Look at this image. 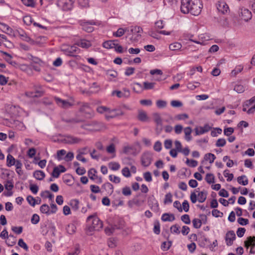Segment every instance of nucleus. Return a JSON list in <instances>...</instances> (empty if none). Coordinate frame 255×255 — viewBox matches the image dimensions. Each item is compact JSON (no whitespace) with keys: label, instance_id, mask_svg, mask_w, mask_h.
<instances>
[{"label":"nucleus","instance_id":"19","mask_svg":"<svg viewBox=\"0 0 255 255\" xmlns=\"http://www.w3.org/2000/svg\"><path fill=\"white\" fill-rule=\"evenodd\" d=\"M75 44L84 49H88L91 47L92 46V42L91 41L87 40L84 38H81L79 40H78L76 43Z\"/></svg>","mask_w":255,"mask_h":255},{"label":"nucleus","instance_id":"17","mask_svg":"<svg viewBox=\"0 0 255 255\" xmlns=\"http://www.w3.org/2000/svg\"><path fill=\"white\" fill-rule=\"evenodd\" d=\"M211 127L208 124H205L203 127H197L195 128V135H199L208 132L211 129Z\"/></svg>","mask_w":255,"mask_h":255},{"label":"nucleus","instance_id":"39","mask_svg":"<svg viewBox=\"0 0 255 255\" xmlns=\"http://www.w3.org/2000/svg\"><path fill=\"white\" fill-rule=\"evenodd\" d=\"M155 85V83L154 82L145 81L143 83V88L144 90H151L154 88Z\"/></svg>","mask_w":255,"mask_h":255},{"label":"nucleus","instance_id":"52","mask_svg":"<svg viewBox=\"0 0 255 255\" xmlns=\"http://www.w3.org/2000/svg\"><path fill=\"white\" fill-rule=\"evenodd\" d=\"M245 87L241 84H238L235 86L234 90L238 93H242L245 91Z\"/></svg>","mask_w":255,"mask_h":255},{"label":"nucleus","instance_id":"23","mask_svg":"<svg viewBox=\"0 0 255 255\" xmlns=\"http://www.w3.org/2000/svg\"><path fill=\"white\" fill-rule=\"evenodd\" d=\"M102 189L103 191H105L107 194L112 195L114 192V186L110 182H106L103 184L102 186Z\"/></svg>","mask_w":255,"mask_h":255},{"label":"nucleus","instance_id":"33","mask_svg":"<svg viewBox=\"0 0 255 255\" xmlns=\"http://www.w3.org/2000/svg\"><path fill=\"white\" fill-rule=\"evenodd\" d=\"M182 44L178 42H175L170 44L169 46V49L172 51H178L181 49Z\"/></svg>","mask_w":255,"mask_h":255},{"label":"nucleus","instance_id":"8","mask_svg":"<svg viewBox=\"0 0 255 255\" xmlns=\"http://www.w3.org/2000/svg\"><path fill=\"white\" fill-rule=\"evenodd\" d=\"M239 13L240 16L246 21L250 20L252 17V12L248 8L243 7L240 8Z\"/></svg>","mask_w":255,"mask_h":255},{"label":"nucleus","instance_id":"12","mask_svg":"<svg viewBox=\"0 0 255 255\" xmlns=\"http://www.w3.org/2000/svg\"><path fill=\"white\" fill-rule=\"evenodd\" d=\"M66 55L69 56H76L77 54L80 52V49L75 44L74 45L68 47L66 49L64 50Z\"/></svg>","mask_w":255,"mask_h":255},{"label":"nucleus","instance_id":"15","mask_svg":"<svg viewBox=\"0 0 255 255\" xmlns=\"http://www.w3.org/2000/svg\"><path fill=\"white\" fill-rule=\"evenodd\" d=\"M54 99L57 105L63 108H68L74 105L73 103L70 102L68 101L62 100L57 97H55Z\"/></svg>","mask_w":255,"mask_h":255},{"label":"nucleus","instance_id":"55","mask_svg":"<svg viewBox=\"0 0 255 255\" xmlns=\"http://www.w3.org/2000/svg\"><path fill=\"white\" fill-rule=\"evenodd\" d=\"M125 31L126 30L124 29L120 28L116 32L113 33V35L115 37H119L123 36L125 34Z\"/></svg>","mask_w":255,"mask_h":255},{"label":"nucleus","instance_id":"61","mask_svg":"<svg viewBox=\"0 0 255 255\" xmlns=\"http://www.w3.org/2000/svg\"><path fill=\"white\" fill-rule=\"evenodd\" d=\"M226 144V141L225 138H219L216 143V146L217 147H223Z\"/></svg>","mask_w":255,"mask_h":255},{"label":"nucleus","instance_id":"11","mask_svg":"<svg viewBox=\"0 0 255 255\" xmlns=\"http://www.w3.org/2000/svg\"><path fill=\"white\" fill-rule=\"evenodd\" d=\"M236 234L233 231H229L227 232L225 237L226 244L227 246H231L236 240Z\"/></svg>","mask_w":255,"mask_h":255},{"label":"nucleus","instance_id":"4","mask_svg":"<svg viewBox=\"0 0 255 255\" xmlns=\"http://www.w3.org/2000/svg\"><path fill=\"white\" fill-rule=\"evenodd\" d=\"M198 194L196 192H192L190 194V200L192 203H195L197 201L200 203H203L207 198L208 192L204 190L201 191L196 190Z\"/></svg>","mask_w":255,"mask_h":255},{"label":"nucleus","instance_id":"50","mask_svg":"<svg viewBox=\"0 0 255 255\" xmlns=\"http://www.w3.org/2000/svg\"><path fill=\"white\" fill-rule=\"evenodd\" d=\"M186 164L191 167H195L198 165V162L196 160L193 159H189L187 158L186 161Z\"/></svg>","mask_w":255,"mask_h":255},{"label":"nucleus","instance_id":"49","mask_svg":"<svg viewBox=\"0 0 255 255\" xmlns=\"http://www.w3.org/2000/svg\"><path fill=\"white\" fill-rule=\"evenodd\" d=\"M109 178L111 182L116 184L120 183L121 182V178L116 175H110L109 176Z\"/></svg>","mask_w":255,"mask_h":255},{"label":"nucleus","instance_id":"38","mask_svg":"<svg viewBox=\"0 0 255 255\" xmlns=\"http://www.w3.org/2000/svg\"><path fill=\"white\" fill-rule=\"evenodd\" d=\"M26 200L32 207H34L36 204H39L40 203L41 200L39 199V202H36V199L31 195H28L26 198Z\"/></svg>","mask_w":255,"mask_h":255},{"label":"nucleus","instance_id":"59","mask_svg":"<svg viewBox=\"0 0 255 255\" xmlns=\"http://www.w3.org/2000/svg\"><path fill=\"white\" fill-rule=\"evenodd\" d=\"M107 151L109 153L114 154L113 157L115 156V146L113 143L111 144L109 146L107 147Z\"/></svg>","mask_w":255,"mask_h":255},{"label":"nucleus","instance_id":"51","mask_svg":"<svg viewBox=\"0 0 255 255\" xmlns=\"http://www.w3.org/2000/svg\"><path fill=\"white\" fill-rule=\"evenodd\" d=\"M179 229L180 227L177 225L172 226L170 229L171 233L174 234H179L180 233Z\"/></svg>","mask_w":255,"mask_h":255},{"label":"nucleus","instance_id":"47","mask_svg":"<svg viewBox=\"0 0 255 255\" xmlns=\"http://www.w3.org/2000/svg\"><path fill=\"white\" fill-rule=\"evenodd\" d=\"M76 228L74 224H69L67 228V232L70 234H73L76 232Z\"/></svg>","mask_w":255,"mask_h":255},{"label":"nucleus","instance_id":"40","mask_svg":"<svg viewBox=\"0 0 255 255\" xmlns=\"http://www.w3.org/2000/svg\"><path fill=\"white\" fill-rule=\"evenodd\" d=\"M151 209L154 212L158 213L159 211V207L158 202L154 199L152 201V203L150 204Z\"/></svg>","mask_w":255,"mask_h":255},{"label":"nucleus","instance_id":"53","mask_svg":"<svg viewBox=\"0 0 255 255\" xmlns=\"http://www.w3.org/2000/svg\"><path fill=\"white\" fill-rule=\"evenodd\" d=\"M172 202V195L170 193H167L165 195L164 200V203L165 204H170Z\"/></svg>","mask_w":255,"mask_h":255},{"label":"nucleus","instance_id":"54","mask_svg":"<svg viewBox=\"0 0 255 255\" xmlns=\"http://www.w3.org/2000/svg\"><path fill=\"white\" fill-rule=\"evenodd\" d=\"M222 129L219 128H214L211 132V135L212 137H216L218 134L222 133Z\"/></svg>","mask_w":255,"mask_h":255},{"label":"nucleus","instance_id":"9","mask_svg":"<svg viewBox=\"0 0 255 255\" xmlns=\"http://www.w3.org/2000/svg\"><path fill=\"white\" fill-rule=\"evenodd\" d=\"M97 171L94 168L90 169L88 172L90 179L94 180L97 184H101L103 182L102 178L98 176Z\"/></svg>","mask_w":255,"mask_h":255},{"label":"nucleus","instance_id":"18","mask_svg":"<svg viewBox=\"0 0 255 255\" xmlns=\"http://www.w3.org/2000/svg\"><path fill=\"white\" fill-rule=\"evenodd\" d=\"M95 24L96 22L92 20L90 21L82 22L81 24V25L82 26L83 30L87 32H91L94 30V27L93 25Z\"/></svg>","mask_w":255,"mask_h":255},{"label":"nucleus","instance_id":"3","mask_svg":"<svg viewBox=\"0 0 255 255\" xmlns=\"http://www.w3.org/2000/svg\"><path fill=\"white\" fill-rule=\"evenodd\" d=\"M87 222L90 231H99L103 228V222L96 214L88 217Z\"/></svg>","mask_w":255,"mask_h":255},{"label":"nucleus","instance_id":"16","mask_svg":"<svg viewBox=\"0 0 255 255\" xmlns=\"http://www.w3.org/2000/svg\"><path fill=\"white\" fill-rule=\"evenodd\" d=\"M62 140L65 143L75 144L80 142L81 141V139L76 136L67 135L63 137Z\"/></svg>","mask_w":255,"mask_h":255},{"label":"nucleus","instance_id":"25","mask_svg":"<svg viewBox=\"0 0 255 255\" xmlns=\"http://www.w3.org/2000/svg\"><path fill=\"white\" fill-rule=\"evenodd\" d=\"M245 246L248 249L250 246H251L253 249L255 246V237H249L247 238L246 241H245Z\"/></svg>","mask_w":255,"mask_h":255},{"label":"nucleus","instance_id":"21","mask_svg":"<svg viewBox=\"0 0 255 255\" xmlns=\"http://www.w3.org/2000/svg\"><path fill=\"white\" fill-rule=\"evenodd\" d=\"M216 156L211 153H208L204 155L203 160L201 161V163L204 164L205 162H209L210 164H212L215 160Z\"/></svg>","mask_w":255,"mask_h":255},{"label":"nucleus","instance_id":"43","mask_svg":"<svg viewBox=\"0 0 255 255\" xmlns=\"http://www.w3.org/2000/svg\"><path fill=\"white\" fill-rule=\"evenodd\" d=\"M133 147L130 145H125L123 147V152L125 154H133Z\"/></svg>","mask_w":255,"mask_h":255},{"label":"nucleus","instance_id":"64","mask_svg":"<svg viewBox=\"0 0 255 255\" xmlns=\"http://www.w3.org/2000/svg\"><path fill=\"white\" fill-rule=\"evenodd\" d=\"M156 104L158 108H163L166 106L167 102L165 101L159 100L156 101Z\"/></svg>","mask_w":255,"mask_h":255},{"label":"nucleus","instance_id":"24","mask_svg":"<svg viewBox=\"0 0 255 255\" xmlns=\"http://www.w3.org/2000/svg\"><path fill=\"white\" fill-rule=\"evenodd\" d=\"M84 128L91 131H97L101 130V126L98 124H92L86 125L84 126Z\"/></svg>","mask_w":255,"mask_h":255},{"label":"nucleus","instance_id":"35","mask_svg":"<svg viewBox=\"0 0 255 255\" xmlns=\"http://www.w3.org/2000/svg\"><path fill=\"white\" fill-rule=\"evenodd\" d=\"M33 176L37 180H42L44 178L45 175L43 171L41 170H37L33 173Z\"/></svg>","mask_w":255,"mask_h":255},{"label":"nucleus","instance_id":"28","mask_svg":"<svg viewBox=\"0 0 255 255\" xmlns=\"http://www.w3.org/2000/svg\"><path fill=\"white\" fill-rule=\"evenodd\" d=\"M17 160L15 159L13 156L10 154H8L6 156V165L7 167H11L16 163Z\"/></svg>","mask_w":255,"mask_h":255},{"label":"nucleus","instance_id":"37","mask_svg":"<svg viewBox=\"0 0 255 255\" xmlns=\"http://www.w3.org/2000/svg\"><path fill=\"white\" fill-rule=\"evenodd\" d=\"M243 66L239 65L237 66L231 72V76L232 77H235L237 74L240 73L243 69Z\"/></svg>","mask_w":255,"mask_h":255},{"label":"nucleus","instance_id":"14","mask_svg":"<svg viewBox=\"0 0 255 255\" xmlns=\"http://www.w3.org/2000/svg\"><path fill=\"white\" fill-rule=\"evenodd\" d=\"M112 95V96L116 95L119 98H128L129 97L130 93L129 90L127 89H124L122 91H113Z\"/></svg>","mask_w":255,"mask_h":255},{"label":"nucleus","instance_id":"27","mask_svg":"<svg viewBox=\"0 0 255 255\" xmlns=\"http://www.w3.org/2000/svg\"><path fill=\"white\" fill-rule=\"evenodd\" d=\"M80 248L79 245H75L68 252V255H78L80 253Z\"/></svg>","mask_w":255,"mask_h":255},{"label":"nucleus","instance_id":"26","mask_svg":"<svg viewBox=\"0 0 255 255\" xmlns=\"http://www.w3.org/2000/svg\"><path fill=\"white\" fill-rule=\"evenodd\" d=\"M175 219V216L173 214L164 213L161 216V220L163 222H172Z\"/></svg>","mask_w":255,"mask_h":255},{"label":"nucleus","instance_id":"10","mask_svg":"<svg viewBox=\"0 0 255 255\" xmlns=\"http://www.w3.org/2000/svg\"><path fill=\"white\" fill-rule=\"evenodd\" d=\"M217 8L222 14H227L229 12V7L228 4L223 0H219L216 4Z\"/></svg>","mask_w":255,"mask_h":255},{"label":"nucleus","instance_id":"32","mask_svg":"<svg viewBox=\"0 0 255 255\" xmlns=\"http://www.w3.org/2000/svg\"><path fill=\"white\" fill-rule=\"evenodd\" d=\"M184 132L185 133V139L187 141H190L192 139V136L191 135L192 132V129L190 127H186L184 129Z\"/></svg>","mask_w":255,"mask_h":255},{"label":"nucleus","instance_id":"22","mask_svg":"<svg viewBox=\"0 0 255 255\" xmlns=\"http://www.w3.org/2000/svg\"><path fill=\"white\" fill-rule=\"evenodd\" d=\"M137 118L139 121L142 122H148L149 121V118L146 112L141 110H138Z\"/></svg>","mask_w":255,"mask_h":255},{"label":"nucleus","instance_id":"63","mask_svg":"<svg viewBox=\"0 0 255 255\" xmlns=\"http://www.w3.org/2000/svg\"><path fill=\"white\" fill-rule=\"evenodd\" d=\"M181 220L186 224H190L191 223L189 216L187 214L182 215L181 217Z\"/></svg>","mask_w":255,"mask_h":255},{"label":"nucleus","instance_id":"5","mask_svg":"<svg viewBox=\"0 0 255 255\" xmlns=\"http://www.w3.org/2000/svg\"><path fill=\"white\" fill-rule=\"evenodd\" d=\"M243 111L246 112L248 114H253L255 112V96L244 103Z\"/></svg>","mask_w":255,"mask_h":255},{"label":"nucleus","instance_id":"7","mask_svg":"<svg viewBox=\"0 0 255 255\" xmlns=\"http://www.w3.org/2000/svg\"><path fill=\"white\" fill-rule=\"evenodd\" d=\"M152 160V154L149 152H145L142 154L141 157V162L144 167L149 166Z\"/></svg>","mask_w":255,"mask_h":255},{"label":"nucleus","instance_id":"31","mask_svg":"<svg viewBox=\"0 0 255 255\" xmlns=\"http://www.w3.org/2000/svg\"><path fill=\"white\" fill-rule=\"evenodd\" d=\"M21 1L23 4L27 7L34 8L36 5L35 0H21Z\"/></svg>","mask_w":255,"mask_h":255},{"label":"nucleus","instance_id":"42","mask_svg":"<svg viewBox=\"0 0 255 255\" xmlns=\"http://www.w3.org/2000/svg\"><path fill=\"white\" fill-rule=\"evenodd\" d=\"M110 169L113 171L118 170L120 168V164L117 162H111L109 163Z\"/></svg>","mask_w":255,"mask_h":255},{"label":"nucleus","instance_id":"48","mask_svg":"<svg viewBox=\"0 0 255 255\" xmlns=\"http://www.w3.org/2000/svg\"><path fill=\"white\" fill-rule=\"evenodd\" d=\"M193 226L195 229H199L202 226V222L200 219L195 218L192 220Z\"/></svg>","mask_w":255,"mask_h":255},{"label":"nucleus","instance_id":"41","mask_svg":"<svg viewBox=\"0 0 255 255\" xmlns=\"http://www.w3.org/2000/svg\"><path fill=\"white\" fill-rule=\"evenodd\" d=\"M70 205L72 209L77 211L79 208V201L77 199H73L70 201Z\"/></svg>","mask_w":255,"mask_h":255},{"label":"nucleus","instance_id":"29","mask_svg":"<svg viewBox=\"0 0 255 255\" xmlns=\"http://www.w3.org/2000/svg\"><path fill=\"white\" fill-rule=\"evenodd\" d=\"M117 42V40H108L103 42L102 45L106 49H112L114 48V47H115V43Z\"/></svg>","mask_w":255,"mask_h":255},{"label":"nucleus","instance_id":"62","mask_svg":"<svg viewBox=\"0 0 255 255\" xmlns=\"http://www.w3.org/2000/svg\"><path fill=\"white\" fill-rule=\"evenodd\" d=\"M78 4L82 7L89 6V0H78Z\"/></svg>","mask_w":255,"mask_h":255},{"label":"nucleus","instance_id":"20","mask_svg":"<svg viewBox=\"0 0 255 255\" xmlns=\"http://www.w3.org/2000/svg\"><path fill=\"white\" fill-rule=\"evenodd\" d=\"M0 27L1 30L6 34L12 36H15L14 31L6 24L0 23Z\"/></svg>","mask_w":255,"mask_h":255},{"label":"nucleus","instance_id":"1","mask_svg":"<svg viewBox=\"0 0 255 255\" xmlns=\"http://www.w3.org/2000/svg\"><path fill=\"white\" fill-rule=\"evenodd\" d=\"M181 11L183 13L198 15L201 12L202 4L200 0H181Z\"/></svg>","mask_w":255,"mask_h":255},{"label":"nucleus","instance_id":"57","mask_svg":"<svg viewBox=\"0 0 255 255\" xmlns=\"http://www.w3.org/2000/svg\"><path fill=\"white\" fill-rule=\"evenodd\" d=\"M224 175L225 177L227 178V180L228 181H232L234 178L233 174L230 173L228 169H226L224 171Z\"/></svg>","mask_w":255,"mask_h":255},{"label":"nucleus","instance_id":"30","mask_svg":"<svg viewBox=\"0 0 255 255\" xmlns=\"http://www.w3.org/2000/svg\"><path fill=\"white\" fill-rule=\"evenodd\" d=\"M5 243L8 246H14L16 242V238L12 235H9V236L5 239Z\"/></svg>","mask_w":255,"mask_h":255},{"label":"nucleus","instance_id":"13","mask_svg":"<svg viewBox=\"0 0 255 255\" xmlns=\"http://www.w3.org/2000/svg\"><path fill=\"white\" fill-rule=\"evenodd\" d=\"M130 30L132 34L131 38L134 41H137L141 37V34L142 32V28L135 26L131 27Z\"/></svg>","mask_w":255,"mask_h":255},{"label":"nucleus","instance_id":"6","mask_svg":"<svg viewBox=\"0 0 255 255\" xmlns=\"http://www.w3.org/2000/svg\"><path fill=\"white\" fill-rule=\"evenodd\" d=\"M74 2L75 0H57V5L62 10L68 11L73 8Z\"/></svg>","mask_w":255,"mask_h":255},{"label":"nucleus","instance_id":"2","mask_svg":"<svg viewBox=\"0 0 255 255\" xmlns=\"http://www.w3.org/2000/svg\"><path fill=\"white\" fill-rule=\"evenodd\" d=\"M97 111L102 114H104L105 118L109 120L119 116L124 115V113L117 109H110L106 106H99L97 108Z\"/></svg>","mask_w":255,"mask_h":255},{"label":"nucleus","instance_id":"46","mask_svg":"<svg viewBox=\"0 0 255 255\" xmlns=\"http://www.w3.org/2000/svg\"><path fill=\"white\" fill-rule=\"evenodd\" d=\"M154 121L156 123L157 125L161 126L162 124V121L160 115L157 113H155L153 115Z\"/></svg>","mask_w":255,"mask_h":255},{"label":"nucleus","instance_id":"56","mask_svg":"<svg viewBox=\"0 0 255 255\" xmlns=\"http://www.w3.org/2000/svg\"><path fill=\"white\" fill-rule=\"evenodd\" d=\"M18 245L21 248L23 249L25 251H28V247L27 245H26V244L24 242L23 239H20L18 240Z\"/></svg>","mask_w":255,"mask_h":255},{"label":"nucleus","instance_id":"58","mask_svg":"<svg viewBox=\"0 0 255 255\" xmlns=\"http://www.w3.org/2000/svg\"><path fill=\"white\" fill-rule=\"evenodd\" d=\"M122 174L124 176L127 178L130 177L131 176L130 170L127 167H124L122 170Z\"/></svg>","mask_w":255,"mask_h":255},{"label":"nucleus","instance_id":"36","mask_svg":"<svg viewBox=\"0 0 255 255\" xmlns=\"http://www.w3.org/2000/svg\"><path fill=\"white\" fill-rule=\"evenodd\" d=\"M237 181L239 184L245 186L248 184V179L246 175H242L237 178Z\"/></svg>","mask_w":255,"mask_h":255},{"label":"nucleus","instance_id":"34","mask_svg":"<svg viewBox=\"0 0 255 255\" xmlns=\"http://www.w3.org/2000/svg\"><path fill=\"white\" fill-rule=\"evenodd\" d=\"M40 211L42 213L45 214L48 216L51 214L50 207L46 204L41 206Z\"/></svg>","mask_w":255,"mask_h":255},{"label":"nucleus","instance_id":"60","mask_svg":"<svg viewBox=\"0 0 255 255\" xmlns=\"http://www.w3.org/2000/svg\"><path fill=\"white\" fill-rule=\"evenodd\" d=\"M66 153V150L64 149H61L58 150L57 152V159L60 161L63 159V156Z\"/></svg>","mask_w":255,"mask_h":255},{"label":"nucleus","instance_id":"45","mask_svg":"<svg viewBox=\"0 0 255 255\" xmlns=\"http://www.w3.org/2000/svg\"><path fill=\"white\" fill-rule=\"evenodd\" d=\"M205 180L209 184L214 183L215 182V176L212 173H207L205 177Z\"/></svg>","mask_w":255,"mask_h":255},{"label":"nucleus","instance_id":"44","mask_svg":"<svg viewBox=\"0 0 255 255\" xmlns=\"http://www.w3.org/2000/svg\"><path fill=\"white\" fill-rule=\"evenodd\" d=\"M16 172L19 175H21L22 174L21 170L22 164L19 160H17L16 163L15 164Z\"/></svg>","mask_w":255,"mask_h":255}]
</instances>
